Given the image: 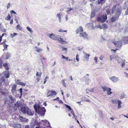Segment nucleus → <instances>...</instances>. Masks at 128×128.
<instances>
[{
  "label": "nucleus",
  "mask_w": 128,
  "mask_h": 128,
  "mask_svg": "<svg viewBox=\"0 0 128 128\" xmlns=\"http://www.w3.org/2000/svg\"><path fill=\"white\" fill-rule=\"evenodd\" d=\"M34 108L35 110V112L40 116H44L46 110L44 108L41 107L37 104H35L34 106Z\"/></svg>",
  "instance_id": "obj_1"
},
{
  "label": "nucleus",
  "mask_w": 128,
  "mask_h": 128,
  "mask_svg": "<svg viewBox=\"0 0 128 128\" xmlns=\"http://www.w3.org/2000/svg\"><path fill=\"white\" fill-rule=\"evenodd\" d=\"M117 5H115L112 8V14L115 12V16L117 18H118L122 12L121 7V6L119 7H117Z\"/></svg>",
  "instance_id": "obj_2"
},
{
  "label": "nucleus",
  "mask_w": 128,
  "mask_h": 128,
  "mask_svg": "<svg viewBox=\"0 0 128 128\" xmlns=\"http://www.w3.org/2000/svg\"><path fill=\"white\" fill-rule=\"evenodd\" d=\"M20 110L23 114H27L28 115L32 116L33 115L32 112L26 106H22L20 108Z\"/></svg>",
  "instance_id": "obj_3"
},
{
  "label": "nucleus",
  "mask_w": 128,
  "mask_h": 128,
  "mask_svg": "<svg viewBox=\"0 0 128 128\" xmlns=\"http://www.w3.org/2000/svg\"><path fill=\"white\" fill-rule=\"evenodd\" d=\"M107 16L106 14L102 15L101 17H98L97 18V20L99 22L102 23L104 22L107 19Z\"/></svg>",
  "instance_id": "obj_4"
},
{
  "label": "nucleus",
  "mask_w": 128,
  "mask_h": 128,
  "mask_svg": "<svg viewBox=\"0 0 128 128\" xmlns=\"http://www.w3.org/2000/svg\"><path fill=\"white\" fill-rule=\"evenodd\" d=\"M20 101H18L16 102L14 104L11 106V107L13 108V110L14 111L16 110L18 107L20 106Z\"/></svg>",
  "instance_id": "obj_5"
},
{
  "label": "nucleus",
  "mask_w": 128,
  "mask_h": 128,
  "mask_svg": "<svg viewBox=\"0 0 128 128\" xmlns=\"http://www.w3.org/2000/svg\"><path fill=\"white\" fill-rule=\"evenodd\" d=\"M112 42L114 44L116 45V46L118 48H120L122 46V42L121 41L115 42L114 41H112Z\"/></svg>",
  "instance_id": "obj_6"
},
{
  "label": "nucleus",
  "mask_w": 128,
  "mask_h": 128,
  "mask_svg": "<svg viewBox=\"0 0 128 128\" xmlns=\"http://www.w3.org/2000/svg\"><path fill=\"white\" fill-rule=\"evenodd\" d=\"M109 78L112 82H116L119 80V79L118 78L114 76H111Z\"/></svg>",
  "instance_id": "obj_7"
},
{
  "label": "nucleus",
  "mask_w": 128,
  "mask_h": 128,
  "mask_svg": "<svg viewBox=\"0 0 128 128\" xmlns=\"http://www.w3.org/2000/svg\"><path fill=\"white\" fill-rule=\"evenodd\" d=\"M16 84H14L12 85V92L14 95V94H15L16 91Z\"/></svg>",
  "instance_id": "obj_8"
},
{
  "label": "nucleus",
  "mask_w": 128,
  "mask_h": 128,
  "mask_svg": "<svg viewBox=\"0 0 128 128\" xmlns=\"http://www.w3.org/2000/svg\"><path fill=\"white\" fill-rule=\"evenodd\" d=\"M47 36H49L50 38L53 40H56V37L55 36L54 34H48Z\"/></svg>",
  "instance_id": "obj_9"
},
{
  "label": "nucleus",
  "mask_w": 128,
  "mask_h": 128,
  "mask_svg": "<svg viewBox=\"0 0 128 128\" xmlns=\"http://www.w3.org/2000/svg\"><path fill=\"white\" fill-rule=\"evenodd\" d=\"M83 54H84V59L85 60H88L90 55L87 54L84 52H83Z\"/></svg>",
  "instance_id": "obj_10"
},
{
  "label": "nucleus",
  "mask_w": 128,
  "mask_h": 128,
  "mask_svg": "<svg viewBox=\"0 0 128 128\" xmlns=\"http://www.w3.org/2000/svg\"><path fill=\"white\" fill-rule=\"evenodd\" d=\"M5 104H8L10 107H11V105L12 103H11L10 100L9 98H6V99L5 100Z\"/></svg>",
  "instance_id": "obj_11"
},
{
  "label": "nucleus",
  "mask_w": 128,
  "mask_h": 128,
  "mask_svg": "<svg viewBox=\"0 0 128 128\" xmlns=\"http://www.w3.org/2000/svg\"><path fill=\"white\" fill-rule=\"evenodd\" d=\"M80 36L84 38H87L88 35L85 32L80 33Z\"/></svg>",
  "instance_id": "obj_12"
},
{
  "label": "nucleus",
  "mask_w": 128,
  "mask_h": 128,
  "mask_svg": "<svg viewBox=\"0 0 128 128\" xmlns=\"http://www.w3.org/2000/svg\"><path fill=\"white\" fill-rule=\"evenodd\" d=\"M19 118L20 120L22 122H27L28 120V119L24 118L21 116H19Z\"/></svg>",
  "instance_id": "obj_13"
},
{
  "label": "nucleus",
  "mask_w": 128,
  "mask_h": 128,
  "mask_svg": "<svg viewBox=\"0 0 128 128\" xmlns=\"http://www.w3.org/2000/svg\"><path fill=\"white\" fill-rule=\"evenodd\" d=\"M8 98H9L10 99L12 104L16 101L15 98H13L12 96H8Z\"/></svg>",
  "instance_id": "obj_14"
},
{
  "label": "nucleus",
  "mask_w": 128,
  "mask_h": 128,
  "mask_svg": "<svg viewBox=\"0 0 128 128\" xmlns=\"http://www.w3.org/2000/svg\"><path fill=\"white\" fill-rule=\"evenodd\" d=\"M13 127L14 128H21V126L20 124H15L13 125Z\"/></svg>",
  "instance_id": "obj_15"
},
{
  "label": "nucleus",
  "mask_w": 128,
  "mask_h": 128,
  "mask_svg": "<svg viewBox=\"0 0 128 128\" xmlns=\"http://www.w3.org/2000/svg\"><path fill=\"white\" fill-rule=\"evenodd\" d=\"M4 75L6 78H9L10 74L9 71H5L4 72Z\"/></svg>",
  "instance_id": "obj_16"
},
{
  "label": "nucleus",
  "mask_w": 128,
  "mask_h": 128,
  "mask_svg": "<svg viewBox=\"0 0 128 128\" xmlns=\"http://www.w3.org/2000/svg\"><path fill=\"white\" fill-rule=\"evenodd\" d=\"M16 82V83L18 84L22 85L24 86H25L26 85V83H25L20 82L19 81V80H17Z\"/></svg>",
  "instance_id": "obj_17"
},
{
  "label": "nucleus",
  "mask_w": 128,
  "mask_h": 128,
  "mask_svg": "<svg viewBox=\"0 0 128 128\" xmlns=\"http://www.w3.org/2000/svg\"><path fill=\"white\" fill-rule=\"evenodd\" d=\"M61 36H60V40H58V41H60L62 44H63V42H65V40H66V39L65 37H64L63 38H61Z\"/></svg>",
  "instance_id": "obj_18"
},
{
  "label": "nucleus",
  "mask_w": 128,
  "mask_h": 128,
  "mask_svg": "<svg viewBox=\"0 0 128 128\" xmlns=\"http://www.w3.org/2000/svg\"><path fill=\"white\" fill-rule=\"evenodd\" d=\"M122 40L124 43L128 44V37L126 36L124 37L122 39Z\"/></svg>",
  "instance_id": "obj_19"
},
{
  "label": "nucleus",
  "mask_w": 128,
  "mask_h": 128,
  "mask_svg": "<svg viewBox=\"0 0 128 128\" xmlns=\"http://www.w3.org/2000/svg\"><path fill=\"white\" fill-rule=\"evenodd\" d=\"M60 13H58L56 15V17L58 18L60 22H61V16L62 15L60 14Z\"/></svg>",
  "instance_id": "obj_20"
},
{
  "label": "nucleus",
  "mask_w": 128,
  "mask_h": 128,
  "mask_svg": "<svg viewBox=\"0 0 128 128\" xmlns=\"http://www.w3.org/2000/svg\"><path fill=\"white\" fill-rule=\"evenodd\" d=\"M117 102L118 104V108L119 109H120L122 107L121 104H122V102L121 101L119 100H118Z\"/></svg>",
  "instance_id": "obj_21"
},
{
  "label": "nucleus",
  "mask_w": 128,
  "mask_h": 128,
  "mask_svg": "<svg viewBox=\"0 0 128 128\" xmlns=\"http://www.w3.org/2000/svg\"><path fill=\"white\" fill-rule=\"evenodd\" d=\"M52 93V95H56L57 93H56V92L54 91H51L50 90H49L48 91V94H49L50 93Z\"/></svg>",
  "instance_id": "obj_22"
},
{
  "label": "nucleus",
  "mask_w": 128,
  "mask_h": 128,
  "mask_svg": "<svg viewBox=\"0 0 128 128\" xmlns=\"http://www.w3.org/2000/svg\"><path fill=\"white\" fill-rule=\"evenodd\" d=\"M11 56V53L9 52H7L6 55V58L8 59Z\"/></svg>",
  "instance_id": "obj_23"
},
{
  "label": "nucleus",
  "mask_w": 128,
  "mask_h": 128,
  "mask_svg": "<svg viewBox=\"0 0 128 128\" xmlns=\"http://www.w3.org/2000/svg\"><path fill=\"white\" fill-rule=\"evenodd\" d=\"M111 89L110 88H108L106 91L107 94H108V95H110L112 93V92H111Z\"/></svg>",
  "instance_id": "obj_24"
},
{
  "label": "nucleus",
  "mask_w": 128,
  "mask_h": 128,
  "mask_svg": "<svg viewBox=\"0 0 128 128\" xmlns=\"http://www.w3.org/2000/svg\"><path fill=\"white\" fill-rule=\"evenodd\" d=\"M118 18H117L115 16V17H112L111 19V21L112 22H114Z\"/></svg>",
  "instance_id": "obj_25"
},
{
  "label": "nucleus",
  "mask_w": 128,
  "mask_h": 128,
  "mask_svg": "<svg viewBox=\"0 0 128 128\" xmlns=\"http://www.w3.org/2000/svg\"><path fill=\"white\" fill-rule=\"evenodd\" d=\"M126 95L124 94V92L122 93L120 96V98L121 99H122L123 98H124L126 97Z\"/></svg>",
  "instance_id": "obj_26"
},
{
  "label": "nucleus",
  "mask_w": 128,
  "mask_h": 128,
  "mask_svg": "<svg viewBox=\"0 0 128 128\" xmlns=\"http://www.w3.org/2000/svg\"><path fill=\"white\" fill-rule=\"evenodd\" d=\"M96 13L95 11L94 10H92L91 12V18L94 16Z\"/></svg>",
  "instance_id": "obj_27"
},
{
  "label": "nucleus",
  "mask_w": 128,
  "mask_h": 128,
  "mask_svg": "<svg viewBox=\"0 0 128 128\" xmlns=\"http://www.w3.org/2000/svg\"><path fill=\"white\" fill-rule=\"evenodd\" d=\"M11 17L9 14H8L6 18L5 19L8 20H10Z\"/></svg>",
  "instance_id": "obj_28"
},
{
  "label": "nucleus",
  "mask_w": 128,
  "mask_h": 128,
  "mask_svg": "<svg viewBox=\"0 0 128 128\" xmlns=\"http://www.w3.org/2000/svg\"><path fill=\"white\" fill-rule=\"evenodd\" d=\"M102 88L103 90V91L104 92L107 91L109 88H107L106 86H102Z\"/></svg>",
  "instance_id": "obj_29"
},
{
  "label": "nucleus",
  "mask_w": 128,
  "mask_h": 128,
  "mask_svg": "<svg viewBox=\"0 0 128 128\" xmlns=\"http://www.w3.org/2000/svg\"><path fill=\"white\" fill-rule=\"evenodd\" d=\"M124 62H125V60H122V62H120V61H118V63H119V64H121V63H122V66H123L124 65V63H125Z\"/></svg>",
  "instance_id": "obj_30"
},
{
  "label": "nucleus",
  "mask_w": 128,
  "mask_h": 128,
  "mask_svg": "<svg viewBox=\"0 0 128 128\" xmlns=\"http://www.w3.org/2000/svg\"><path fill=\"white\" fill-rule=\"evenodd\" d=\"M102 26L103 28L104 29L107 28H108L107 25L106 24H102Z\"/></svg>",
  "instance_id": "obj_31"
},
{
  "label": "nucleus",
  "mask_w": 128,
  "mask_h": 128,
  "mask_svg": "<svg viewBox=\"0 0 128 128\" xmlns=\"http://www.w3.org/2000/svg\"><path fill=\"white\" fill-rule=\"evenodd\" d=\"M18 35L16 33H14L13 34H10V36L12 38L14 37V36Z\"/></svg>",
  "instance_id": "obj_32"
},
{
  "label": "nucleus",
  "mask_w": 128,
  "mask_h": 128,
  "mask_svg": "<svg viewBox=\"0 0 128 128\" xmlns=\"http://www.w3.org/2000/svg\"><path fill=\"white\" fill-rule=\"evenodd\" d=\"M42 121L44 122V124H49V125L50 124L49 121L47 120H42Z\"/></svg>",
  "instance_id": "obj_33"
},
{
  "label": "nucleus",
  "mask_w": 128,
  "mask_h": 128,
  "mask_svg": "<svg viewBox=\"0 0 128 128\" xmlns=\"http://www.w3.org/2000/svg\"><path fill=\"white\" fill-rule=\"evenodd\" d=\"M26 29L29 32H30V33H32L33 32L32 30V29L29 28L28 26H27L26 27Z\"/></svg>",
  "instance_id": "obj_34"
},
{
  "label": "nucleus",
  "mask_w": 128,
  "mask_h": 128,
  "mask_svg": "<svg viewBox=\"0 0 128 128\" xmlns=\"http://www.w3.org/2000/svg\"><path fill=\"white\" fill-rule=\"evenodd\" d=\"M42 74V73L41 72H37L36 73V76H39V77H40Z\"/></svg>",
  "instance_id": "obj_35"
},
{
  "label": "nucleus",
  "mask_w": 128,
  "mask_h": 128,
  "mask_svg": "<svg viewBox=\"0 0 128 128\" xmlns=\"http://www.w3.org/2000/svg\"><path fill=\"white\" fill-rule=\"evenodd\" d=\"M43 50L42 49L40 48H38L36 50V51L37 52H42Z\"/></svg>",
  "instance_id": "obj_36"
},
{
  "label": "nucleus",
  "mask_w": 128,
  "mask_h": 128,
  "mask_svg": "<svg viewBox=\"0 0 128 128\" xmlns=\"http://www.w3.org/2000/svg\"><path fill=\"white\" fill-rule=\"evenodd\" d=\"M111 101L112 103L114 104H116V100L115 99H114L111 100Z\"/></svg>",
  "instance_id": "obj_37"
},
{
  "label": "nucleus",
  "mask_w": 128,
  "mask_h": 128,
  "mask_svg": "<svg viewBox=\"0 0 128 128\" xmlns=\"http://www.w3.org/2000/svg\"><path fill=\"white\" fill-rule=\"evenodd\" d=\"M0 93L3 96H6L7 95V94L6 93L3 92L2 91H1L0 92Z\"/></svg>",
  "instance_id": "obj_38"
},
{
  "label": "nucleus",
  "mask_w": 128,
  "mask_h": 128,
  "mask_svg": "<svg viewBox=\"0 0 128 128\" xmlns=\"http://www.w3.org/2000/svg\"><path fill=\"white\" fill-rule=\"evenodd\" d=\"M95 27L96 28H99L100 29H101L103 28L102 26H100V25L96 26H95Z\"/></svg>",
  "instance_id": "obj_39"
},
{
  "label": "nucleus",
  "mask_w": 128,
  "mask_h": 128,
  "mask_svg": "<svg viewBox=\"0 0 128 128\" xmlns=\"http://www.w3.org/2000/svg\"><path fill=\"white\" fill-rule=\"evenodd\" d=\"M21 26L20 24H18L17 25L16 27V28L17 29H19L21 30V28H20Z\"/></svg>",
  "instance_id": "obj_40"
},
{
  "label": "nucleus",
  "mask_w": 128,
  "mask_h": 128,
  "mask_svg": "<svg viewBox=\"0 0 128 128\" xmlns=\"http://www.w3.org/2000/svg\"><path fill=\"white\" fill-rule=\"evenodd\" d=\"M2 60L0 59V68H2Z\"/></svg>",
  "instance_id": "obj_41"
},
{
  "label": "nucleus",
  "mask_w": 128,
  "mask_h": 128,
  "mask_svg": "<svg viewBox=\"0 0 128 128\" xmlns=\"http://www.w3.org/2000/svg\"><path fill=\"white\" fill-rule=\"evenodd\" d=\"M1 81L2 82H4L5 81V78L4 77H2L1 78Z\"/></svg>",
  "instance_id": "obj_42"
},
{
  "label": "nucleus",
  "mask_w": 128,
  "mask_h": 128,
  "mask_svg": "<svg viewBox=\"0 0 128 128\" xmlns=\"http://www.w3.org/2000/svg\"><path fill=\"white\" fill-rule=\"evenodd\" d=\"M58 31L60 32H67V30H64L62 29H60V30H59Z\"/></svg>",
  "instance_id": "obj_43"
},
{
  "label": "nucleus",
  "mask_w": 128,
  "mask_h": 128,
  "mask_svg": "<svg viewBox=\"0 0 128 128\" xmlns=\"http://www.w3.org/2000/svg\"><path fill=\"white\" fill-rule=\"evenodd\" d=\"M79 57V55L78 54H77L76 56V60L78 62L79 61V58L78 57Z\"/></svg>",
  "instance_id": "obj_44"
},
{
  "label": "nucleus",
  "mask_w": 128,
  "mask_h": 128,
  "mask_svg": "<svg viewBox=\"0 0 128 128\" xmlns=\"http://www.w3.org/2000/svg\"><path fill=\"white\" fill-rule=\"evenodd\" d=\"M90 80V79L89 78H87L86 80V84H88V82Z\"/></svg>",
  "instance_id": "obj_45"
},
{
  "label": "nucleus",
  "mask_w": 128,
  "mask_h": 128,
  "mask_svg": "<svg viewBox=\"0 0 128 128\" xmlns=\"http://www.w3.org/2000/svg\"><path fill=\"white\" fill-rule=\"evenodd\" d=\"M110 59L111 61L112 60V59L115 58L114 57V56H110Z\"/></svg>",
  "instance_id": "obj_46"
},
{
  "label": "nucleus",
  "mask_w": 128,
  "mask_h": 128,
  "mask_svg": "<svg viewBox=\"0 0 128 128\" xmlns=\"http://www.w3.org/2000/svg\"><path fill=\"white\" fill-rule=\"evenodd\" d=\"M68 10H67L66 12H67L68 13H69L70 11L71 10H73V8H68Z\"/></svg>",
  "instance_id": "obj_47"
},
{
  "label": "nucleus",
  "mask_w": 128,
  "mask_h": 128,
  "mask_svg": "<svg viewBox=\"0 0 128 128\" xmlns=\"http://www.w3.org/2000/svg\"><path fill=\"white\" fill-rule=\"evenodd\" d=\"M98 59L96 57L94 58V60L96 64L97 63V62H98V61H97Z\"/></svg>",
  "instance_id": "obj_48"
},
{
  "label": "nucleus",
  "mask_w": 128,
  "mask_h": 128,
  "mask_svg": "<svg viewBox=\"0 0 128 128\" xmlns=\"http://www.w3.org/2000/svg\"><path fill=\"white\" fill-rule=\"evenodd\" d=\"M79 30L80 32H82L83 31V29L82 26H80L79 27Z\"/></svg>",
  "instance_id": "obj_49"
},
{
  "label": "nucleus",
  "mask_w": 128,
  "mask_h": 128,
  "mask_svg": "<svg viewBox=\"0 0 128 128\" xmlns=\"http://www.w3.org/2000/svg\"><path fill=\"white\" fill-rule=\"evenodd\" d=\"M66 106L67 108H68L69 110H71L72 109L71 108V107L67 105H66Z\"/></svg>",
  "instance_id": "obj_50"
},
{
  "label": "nucleus",
  "mask_w": 128,
  "mask_h": 128,
  "mask_svg": "<svg viewBox=\"0 0 128 128\" xmlns=\"http://www.w3.org/2000/svg\"><path fill=\"white\" fill-rule=\"evenodd\" d=\"M117 50H118V49L116 48V50H114L113 49H112L111 50V51L112 52H113L114 53H115L116 52V51Z\"/></svg>",
  "instance_id": "obj_51"
},
{
  "label": "nucleus",
  "mask_w": 128,
  "mask_h": 128,
  "mask_svg": "<svg viewBox=\"0 0 128 128\" xmlns=\"http://www.w3.org/2000/svg\"><path fill=\"white\" fill-rule=\"evenodd\" d=\"M62 48V51L64 50L66 51H67V48H64V47L63 46V48Z\"/></svg>",
  "instance_id": "obj_52"
},
{
  "label": "nucleus",
  "mask_w": 128,
  "mask_h": 128,
  "mask_svg": "<svg viewBox=\"0 0 128 128\" xmlns=\"http://www.w3.org/2000/svg\"><path fill=\"white\" fill-rule=\"evenodd\" d=\"M8 46V45L6 44H4L3 45V47H4L5 49H7V48Z\"/></svg>",
  "instance_id": "obj_53"
},
{
  "label": "nucleus",
  "mask_w": 128,
  "mask_h": 128,
  "mask_svg": "<svg viewBox=\"0 0 128 128\" xmlns=\"http://www.w3.org/2000/svg\"><path fill=\"white\" fill-rule=\"evenodd\" d=\"M10 12L11 14H16V12L14 11L13 10L10 11Z\"/></svg>",
  "instance_id": "obj_54"
},
{
  "label": "nucleus",
  "mask_w": 128,
  "mask_h": 128,
  "mask_svg": "<svg viewBox=\"0 0 128 128\" xmlns=\"http://www.w3.org/2000/svg\"><path fill=\"white\" fill-rule=\"evenodd\" d=\"M52 94V93H50L48 94H47L46 96L47 97H49V96H53Z\"/></svg>",
  "instance_id": "obj_55"
},
{
  "label": "nucleus",
  "mask_w": 128,
  "mask_h": 128,
  "mask_svg": "<svg viewBox=\"0 0 128 128\" xmlns=\"http://www.w3.org/2000/svg\"><path fill=\"white\" fill-rule=\"evenodd\" d=\"M79 29V28L77 29L76 32V34H78L79 33V32H80Z\"/></svg>",
  "instance_id": "obj_56"
},
{
  "label": "nucleus",
  "mask_w": 128,
  "mask_h": 128,
  "mask_svg": "<svg viewBox=\"0 0 128 128\" xmlns=\"http://www.w3.org/2000/svg\"><path fill=\"white\" fill-rule=\"evenodd\" d=\"M106 12L108 14H109L110 12V10L109 9H107L106 10Z\"/></svg>",
  "instance_id": "obj_57"
},
{
  "label": "nucleus",
  "mask_w": 128,
  "mask_h": 128,
  "mask_svg": "<svg viewBox=\"0 0 128 128\" xmlns=\"http://www.w3.org/2000/svg\"><path fill=\"white\" fill-rule=\"evenodd\" d=\"M128 14V7L127 8V10H126L125 12V15H127Z\"/></svg>",
  "instance_id": "obj_58"
},
{
  "label": "nucleus",
  "mask_w": 128,
  "mask_h": 128,
  "mask_svg": "<svg viewBox=\"0 0 128 128\" xmlns=\"http://www.w3.org/2000/svg\"><path fill=\"white\" fill-rule=\"evenodd\" d=\"M10 3H9L8 4V5L6 6V7L8 9V8H9V7L10 6Z\"/></svg>",
  "instance_id": "obj_59"
},
{
  "label": "nucleus",
  "mask_w": 128,
  "mask_h": 128,
  "mask_svg": "<svg viewBox=\"0 0 128 128\" xmlns=\"http://www.w3.org/2000/svg\"><path fill=\"white\" fill-rule=\"evenodd\" d=\"M3 66L4 67L8 66V64L7 63H4V64Z\"/></svg>",
  "instance_id": "obj_60"
},
{
  "label": "nucleus",
  "mask_w": 128,
  "mask_h": 128,
  "mask_svg": "<svg viewBox=\"0 0 128 128\" xmlns=\"http://www.w3.org/2000/svg\"><path fill=\"white\" fill-rule=\"evenodd\" d=\"M22 88H21L19 90L20 91V92L21 94H22Z\"/></svg>",
  "instance_id": "obj_61"
},
{
  "label": "nucleus",
  "mask_w": 128,
  "mask_h": 128,
  "mask_svg": "<svg viewBox=\"0 0 128 128\" xmlns=\"http://www.w3.org/2000/svg\"><path fill=\"white\" fill-rule=\"evenodd\" d=\"M103 58H104L103 56H101L99 58L100 59V60H102L103 59Z\"/></svg>",
  "instance_id": "obj_62"
},
{
  "label": "nucleus",
  "mask_w": 128,
  "mask_h": 128,
  "mask_svg": "<svg viewBox=\"0 0 128 128\" xmlns=\"http://www.w3.org/2000/svg\"><path fill=\"white\" fill-rule=\"evenodd\" d=\"M124 74L126 76L128 77V74L126 72H124Z\"/></svg>",
  "instance_id": "obj_63"
},
{
  "label": "nucleus",
  "mask_w": 128,
  "mask_h": 128,
  "mask_svg": "<svg viewBox=\"0 0 128 128\" xmlns=\"http://www.w3.org/2000/svg\"><path fill=\"white\" fill-rule=\"evenodd\" d=\"M127 116H126V115H123V114L122 115L124 116V117H126V118H128V114H127Z\"/></svg>",
  "instance_id": "obj_64"
}]
</instances>
